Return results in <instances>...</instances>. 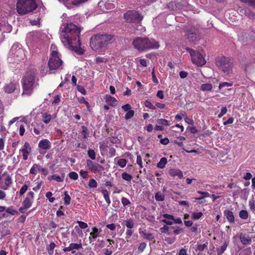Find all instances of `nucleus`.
Masks as SVG:
<instances>
[{
  "instance_id": "nucleus-1",
  "label": "nucleus",
  "mask_w": 255,
  "mask_h": 255,
  "mask_svg": "<svg viewBox=\"0 0 255 255\" xmlns=\"http://www.w3.org/2000/svg\"><path fill=\"white\" fill-rule=\"evenodd\" d=\"M81 28L75 24L64 23L60 27V38L65 46L71 51H74L81 55L84 50L81 47L79 36Z\"/></svg>"
},
{
  "instance_id": "nucleus-2",
  "label": "nucleus",
  "mask_w": 255,
  "mask_h": 255,
  "mask_svg": "<svg viewBox=\"0 0 255 255\" xmlns=\"http://www.w3.org/2000/svg\"><path fill=\"white\" fill-rule=\"evenodd\" d=\"M115 39L113 35L107 34H98L90 38V46L96 52H104L108 45L112 43Z\"/></svg>"
},
{
  "instance_id": "nucleus-3",
  "label": "nucleus",
  "mask_w": 255,
  "mask_h": 255,
  "mask_svg": "<svg viewBox=\"0 0 255 255\" xmlns=\"http://www.w3.org/2000/svg\"><path fill=\"white\" fill-rule=\"evenodd\" d=\"M134 48L140 52L150 49H157L159 47L158 42L147 37H136L132 41Z\"/></svg>"
},
{
  "instance_id": "nucleus-4",
  "label": "nucleus",
  "mask_w": 255,
  "mask_h": 255,
  "mask_svg": "<svg viewBox=\"0 0 255 255\" xmlns=\"http://www.w3.org/2000/svg\"><path fill=\"white\" fill-rule=\"evenodd\" d=\"M217 67L225 75L231 76L233 73V63L229 58L224 56L217 57L215 59Z\"/></svg>"
},
{
  "instance_id": "nucleus-5",
  "label": "nucleus",
  "mask_w": 255,
  "mask_h": 255,
  "mask_svg": "<svg viewBox=\"0 0 255 255\" xmlns=\"http://www.w3.org/2000/svg\"><path fill=\"white\" fill-rule=\"evenodd\" d=\"M37 7L34 0H18L16 9L18 14L24 15L31 12Z\"/></svg>"
},
{
  "instance_id": "nucleus-6",
  "label": "nucleus",
  "mask_w": 255,
  "mask_h": 255,
  "mask_svg": "<svg viewBox=\"0 0 255 255\" xmlns=\"http://www.w3.org/2000/svg\"><path fill=\"white\" fill-rule=\"evenodd\" d=\"M23 93L22 95H30L33 92L35 85V79L33 75L29 74L25 76L22 80Z\"/></svg>"
},
{
  "instance_id": "nucleus-7",
  "label": "nucleus",
  "mask_w": 255,
  "mask_h": 255,
  "mask_svg": "<svg viewBox=\"0 0 255 255\" xmlns=\"http://www.w3.org/2000/svg\"><path fill=\"white\" fill-rule=\"evenodd\" d=\"M51 48L52 50L48 61V66L50 70H52L59 68L62 64V61L60 58L59 53L55 50L57 49L56 47L52 45Z\"/></svg>"
},
{
  "instance_id": "nucleus-8",
  "label": "nucleus",
  "mask_w": 255,
  "mask_h": 255,
  "mask_svg": "<svg viewBox=\"0 0 255 255\" xmlns=\"http://www.w3.org/2000/svg\"><path fill=\"white\" fill-rule=\"evenodd\" d=\"M184 31L187 38L190 41H197L200 38V35L198 28L193 25L185 26Z\"/></svg>"
},
{
  "instance_id": "nucleus-9",
  "label": "nucleus",
  "mask_w": 255,
  "mask_h": 255,
  "mask_svg": "<svg viewBox=\"0 0 255 255\" xmlns=\"http://www.w3.org/2000/svg\"><path fill=\"white\" fill-rule=\"evenodd\" d=\"M124 18L128 22L138 24L142 20L143 16L137 11L132 10H128L125 13Z\"/></svg>"
},
{
  "instance_id": "nucleus-10",
  "label": "nucleus",
  "mask_w": 255,
  "mask_h": 255,
  "mask_svg": "<svg viewBox=\"0 0 255 255\" xmlns=\"http://www.w3.org/2000/svg\"><path fill=\"white\" fill-rule=\"evenodd\" d=\"M186 50L190 54L192 62L198 66H202L206 64V60L203 55L198 51L193 50L190 48H186Z\"/></svg>"
},
{
  "instance_id": "nucleus-11",
  "label": "nucleus",
  "mask_w": 255,
  "mask_h": 255,
  "mask_svg": "<svg viewBox=\"0 0 255 255\" xmlns=\"http://www.w3.org/2000/svg\"><path fill=\"white\" fill-rule=\"evenodd\" d=\"M88 169L93 172L101 173L104 170V167L98 163L92 161L90 159L86 160Z\"/></svg>"
},
{
  "instance_id": "nucleus-12",
  "label": "nucleus",
  "mask_w": 255,
  "mask_h": 255,
  "mask_svg": "<svg viewBox=\"0 0 255 255\" xmlns=\"http://www.w3.org/2000/svg\"><path fill=\"white\" fill-rule=\"evenodd\" d=\"M33 198L34 193L33 192L30 191L27 194V196L22 203V205L25 208H29L31 206Z\"/></svg>"
},
{
  "instance_id": "nucleus-13",
  "label": "nucleus",
  "mask_w": 255,
  "mask_h": 255,
  "mask_svg": "<svg viewBox=\"0 0 255 255\" xmlns=\"http://www.w3.org/2000/svg\"><path fill=\"white\" fill-rule=\"evenodd\" d=\"M31 148L28 142H25L24 144L23 147L20 150V151L22 153L23 159L26 160L28 158V155L31 151Z\"/></svg>"
},
{
  "instance_id": "nucleus-14",
  "label": "nucleus",
  "mask_w": 255,
  "mask_h": 255,
  "mask_svg": "<svg viewBox=\"0 0 255 255\" xmlns=\"http://www.w3.org/2000/svg\"><path fill=\"white\" fill-rule=\"evenodd\" d=\"M80 249H82V246L81 243H71L69 247L64 248L63 250L64 252L71 251L72 254H74L76 250H78Z\"/></svg>"
},
{
  "instance_id": "nucleus-15",
  "label": "nucleus",
  "mask_w": 255,
  "mask_h": 255,
  "mask_svg": "<svg viewBox=\"0 0 255 255\" xmlns=\"http://www.w3.org/2000/svg\"><path fill=\"white\" fill-rule=\"evenodd\" d=\"M17 85L18 84L16 82H10L5 85L3 87V90L6 93H12L16 89Z\"/></svg>"
},
{
  "instance_id": "nucleus-16",
  "label": "nucleus",
  "mask_w": 255,
  "mask_h": 255,
  "mask_svg": "<svg viewBox=\"0 0 255 255\" xmlns=\"http://www.w3.org/2000/svg\"><path fill=\"white\" fill-rule=\"evenodd\" d=\"M38 147L42 149L47 150L51 147V143L47 139L41 140L38 143Z\"/></svg>"
},
{
  "instance_id": "nucleus-17",
  "label": "nucleus",
  "mask_w": 255,
  "mask_h": 255,
  "mask_svg": "<svg viewBox=\"0 0 255 255\" xmlns=\"http://www.w3.org/2000/svg\"><path fill=\"white\" fill-rule=\"evenodd\" d=\"M163 217L165 218V219H163L161 220V222L166 224L167 225H171L173 223V220H174V218L173 215L164 214L163 215Z\"/></svg>"
},
{
  "instance_id": "nucleus-18",
  "label": "nucleus",
  "mask_w": 255,
  "mask_h": 255,
  "mask_svg": "<svg viewBox=\"0 0 255 255\" xmlns=\"http://www.w3.org/2000/svg\"><path fill=\"white\" fill-rule=\"evenodd\" d=\"M224 214L225 216H226L228 222L230 224H233L235 223V218L233 214V213L228 210H226L224 212Z\"/></svg>"
},
{
  "instance_id": "nucleus-19",
  "label": "nucleus",
  "mask_w": 255,
  "mask_h": 255,
  "mask_svg": "<svg viewBox=\"0 0 255 255\" xmlns=\"http://www.w3.org/2000/svg\"><path fill=\"white\" fill-rule=\"evenodd\" d=\"M169 174L172 177L178 176L180 179L183 177L182 172L179 169H171L169 171Z\"/></svg>"
},
{
  "instance_id": "nucleus-20",
  "label": "nucleus",
  "mask_w": 255,
  "mask_h": 255,
  "mask_svg": "<svg viewBox=\"0 0 255 255\" xmlns=\"http://www.w3.org/2000/svg\"><path fill=\"white\" fill-rule=\"evenodd\" d=\"M240 238L241 242L244 245H249L252 242L251 238L245 234H241Z\"/></svg>"
},
{
  "instance_id": "nucleus-21",
  "label": "nucleus",
  "mask_w": 255,
  "mask_h": 255,
  "mask_svg": "<svg viewBox=\"0 0 255 255\" xmlns=\"http://www.w3.org/2000/svg\"><path fill=\"white\" fill-rule=\"evenodd\" d=\"M105 5L107 9H111L115 7L117 0H105Z\"/></svg>"
},
{
  "instance_id": "nucleus-22",
  "label": "nucleus",
  "mask_w": 255,
  "mask_h": 255,
  "mask_svg": "<svg viewBox=\"0 0 255 255\" xmlns=\"http://www.w3.org/2000/svg\"><path fill=\"white\" fill-rule=\"evenodd\" d=\"M241 14H244L250 18H253L255 17L254 13L248 8H243L240 10Z\"/></svg>"
},
{
  "instance_id": "nucleus-23",
  "label": "nucleus",
  "mask_w": 255,
  "mask_h": 255,
  "mask_svg": "<svg viewBox=\"0 0 255 255\" xmlns=\"http://www.w3.org/2000/svg\"><path fill=\"white\" fill-rule=\"evenodd\" d=\"M44 128V126L42 123H36V125H35L34 127L33 130L36 134L38 135L40 134V131H42Z\"/></svg>"
},
{
  "instance_id": "nucleus-24",
  "label": "nucleus",
  "mask_w": 255,
  "mask_h": 255,
  "mask_svg": "<svg viewBox=\"0 0 255 255\" xmlns=\"http://www.w3.org/2000/svg\"><path fill=\"white\" fill-rule=\"evenodd\" d=\"M122 224L126 226L129 229H131L134 227V223L133 220L131 219L124 220Z\"/></svg>"
},
{
  "instance_id": "nucleus-25",
  "label": "nucleus",
  "mask_w": 255,
  "mask_h": 255,
  "mask_svg": "<svg viewBox=\"0 0 255 255\" xmlns=\"http://www.w3.org/2000/svg\"><path fill=\"white\" fill-rule=\"evenodd\" d=\"M105 99L107 103L113 106H115L117 102V100L114 97L110 95H106Z\"/></svg>"
},
{
  "instance_id": "nucleus-26",
  "label": "nucleus",
  "mask_w": 255,
  "mask_h": 255,
  "mask_svg": "<svg viewBox=\"0 0 255 255\" xmlns=\"http://www.w3.org/2000/svg\"><path fill=\"white\" fill-rule=\"evenodd\" d=\"M160 230L162 233H167L168 235H171L173 233V228H172V227H168L166 225H164L163 227L161 228Z\"/></svg>"
},
{
  "instance_id": "nucleus-27",
  "label": "nucleus",
  "mask_w": 255,
  "mask_h": 255,
  "mask_svg": "<svg viewBox=\"0 0 255 255\" xmlns=\"http://www.w3.org/2000/svg\"><path fill=\"white\" fill-rule=\"evenodd\" d=\"M167 162V159L165 157H162L159 162L157 164V167L159 168L162 169L165 167Z\"/></svg>"
},
{
  "instance_id": "nucleus-28",
  "label": "nucleus",
  "mask_w": 255,
  "mask_h": 255,
  "mask_svg": "<svg viewBox=\"0 0 255 255\" xmlns=\"http://www.w3.org/2000/svg\"><path fill=\"white\" fill-rule=\"evenodd\" d=\"M103 196L106 202L109 205L111 203V200L109 197V192L106 189H103L101 191Z\"/></svg>"
},
{
  "instance_id": "nucleus-29",
  "label": "nucleus",
  "mask_w": 255,
  "mask_h": 255,
  "mask_svg": "<svg viewBox=\"0 0 255 255\" xmlns=\"http://www.w3.org/2000/svg\"><path fill=\"white\" fill-rule=\"evenodd\" d=\"M42 117L43 118V122L45 124L49 123L51 119V116L46 113H42Z\"/></svg>"
},
{
  "instance_id": "nucleus-30",
  "label": "nucleus",
  "mask_w": 255,
  "mask_h": 255,
  "mask_svg": "<svg viewBox=\"0 0 255 255\" xmlns=\"http://www.w3.org/2000/svg\"><path fill=\"white\" fill-rule=\"evenodd\" d=\"M228 246V244L226 242H225L223 245L220 248L217 249V252L218 255H221L224 253V252L226 250Z\"/></svg>"
},
{
  "instance_id": "nucleus-31",
  "label": "nucleus",
  "mask_w": 255,
  "mask_h": 255,
  "mask_svg": "<svg viewBox=\"0 0 255 255\" xmlns=\"http://www.w3.org/2000/svg\"><path fill=\"white\" fill-rule=\"evenodd\" d=\"M212 89V85L211 84H203L201 86V90L202 91H211Z\"/></svg>"
},
{
  "instance_id": "nucleus-32",
  "label": "nucleus",
  "mask_w": 255,
  "mask_h": 255,
  "mask_svg": "<svg viewBox=\"0 0 255 255\" xmlns=\"http://www.w3.org/2000/svg\"><path fill=\"white\" fill-rule=\"evenodd\" d=\"M37 168V171L40 172L42 175L44 176H46L47 175H48L49 172L47 169L43 168L42 166L38 164Z\"/></svg>"
},
{
  "instance_id": "nucleus-33",
  "label": "nucleus",
  "mask_w": 255,
  "mask_h": 255,
  "mask_svg": "<svg viewBox=\"0 0 255 255\" xmlns=\"http://www.w3.org/2000/svg\"><path fill=\"white\" fill-rule=\"evenodd\" d=\"M155 198L157 201H163L164 200V195L158 192L155 194Z\"/></svg>"
},
{
  "instance_id": "nucleus-34",
  "label": "nucleus",
  "mask_w": 255,
  "mask_h": 255,
  "mask_svg": "<svg viewBox=\"0 0 255 255\" xmlns=\"http://www.w3.org/2000/svg\"><path fill=\"white\" fill-rule=\"evenodd\" d=\"M122 178L127 181L130 182L132 179V177L131 175L127 173V172H124L122 174Z\"/></svg>"
},
{
  "instance_id": "nucleus-35",
  "label": "nucleus",
  "mask_w": 255,
  "mask_h": 255,
  "mask_svg": "<svg viewBox=\"0 0 255 255\" xmlns=\"http://www.w3.org/2000/svg\"><path fill=\"white\" fill-rule=\"evenodd\" d=\"M5 185L6 186V187H4V189H6L8 187H9L11 184H12V180L10 176H7L6 178L5 179Z\"/></svg>"
},
{
  "instance_id": "nucleus-36",
  "label": "nucleus",
  "mask_w": 255,
  "mask_h": 255,
  "mask_svg": "<svg viewBox=\"0 0 255 255\" xmlns=\"http://www.w3.org/2000/svg\"><path fill=\"white\" fill-rule=\"evenodd\" d=\"M239 216L242 219H247L249 217V214L246 210H242L239 213Z\"/></svg>"
},
{
  "instance_id": "nucleus-37",
  "label": "nucleus",
  "mask_w": 255,
  "mask_h": 255,
  "mask_svg": "<svg viewBox=\"0 0 255 255\" xmlns=\"http://www.w3.org/2000/svg\"><path fill=\"white\" fill-rule=\"evenodd\" d=\"M92 231L93 232L90 233V235L92 236L93 239L95 240L98 237L99 231L96 227L93 228Z\"/></svg>"
},
{
  "instance_id": "nucleus-38",
  "label": "nucleus",
  "mask_w": 255,
  "mask_h": 255,
  "mask_svg": "<svg viewBox=\"0 0 255 255\" xmlns=\"http://www.w3.org/2000/svg\"><path fill=\"white\" fill-rule=\"evenodd\" d=\"M64 195H65V197L64 198V204L66 205H68L70 204V201H71V197L70 196L68 195V192L67 191H65L64 192Z\"/></svg>"
},
{
  "instance_id": "nucleus-39",
  "label": "nucleus",
  "mask_w": 255,
  "mask_h": 255,
  "mask_svg": "<svg viewBox=\"0 0 255 255\" xmlns=\"http://www.w3.org/2000/svg\"><path fill=\"white\" fill-rule=\"evenodd\" d=\"M48 179L49 180H51L52 179L55 180L57 182H62L63 181V179H62L59 175L56 174L49 176L48 177Z\"/></svg>"
},
{
  "instance_id": "nucleus-40",
  "label": "nucleus",
  "mask_w": 255,
  "mask_h": 255,
  "mask_svg": "<svg viewBox=\"0 0 255 255\" xmlns=\"http://www.w3.org/2000/svg\"><path fill=\"white\" fill-rule=\"evenodd\" d=\"M197 193L203 195V196L199 198H195L196 200H203L205 197H208L210 196V194L207 192L198 191Z\"/></svg>"
},
{
  "instance_id": "nucleus-41",
  "label": "nucleus",
  "mask_w": 255,
  "mask_h": 255,
  "mask_svg": "<svg viewBox=\"0 0 255 255\" xmlns=\"http://www.w3.org/2000/svg\"><path fill=\"white\" fill-rule=\"evenodd\" d=\"M88 156L92 160L96 159V152L93 149H89L88 151Z\"/></svg>"
},
{
  "instance_id": "nucleus-42",
  "label": "nucleus",
  "mask_w": 255,
  "mask_h": 255,
  "mask_svg": "<svg viewBox=\"0 0 255 255\" xmlns=\"http://www.w3.org/2000/svg\"><path fill=\"white\" fill-rule=\"evenodd\" d=\"M82 133L83 135L84 138H87L89 136V133L87 127H86L84 126H83L82 127Z\"/></svg>"
},
{
  "instance_id": "nucleus-43",
  "label": "nucleus",
  "mask_w": 255,
  "mask_h": 255,
  "mask_svg": "<svg viewBox=\"0 0 255 255\" xmlns=\"http://www.w3.org/2000/svg\"><path fill=\"white\" fill-rule=\"evenodd\" d=\"M202 216L203 213L201 212L198 213L193 212L192 213V218L195 220L200 219Z\"/></svg>"
},
{
  "instance_id": "nucleus-44",
  "label": "nucleus",
  "mask_w": 255,
  "mask_h": 255,
  "mask_svg": "<svg viewBox=\"0 0 255 255\" xmlns=\"http://www.w3.org/2000/svg\"><path fill=\"white\" fill-rule=\"evenodd\" d=\"M134 112L133 110H129L125 115V118L127 120L130 119L134 116Z\"/></svg>"
},
{
  "instance_id": "nucleus-45",
  "label": "nucleus",
  "mask_w": 255,
  "mask_h": 255,
  "mask_svg": "<svg viewBox=\"0 0 255 255\" xmlns=\"http://www.w3.org/2000/svg\"><path fill=\"white\" fill-rule=\"evenodd\" d=\"M143 237L149 241H152L154 239V237L152 233H144Z\"/></svg>"
},
{
  "instance_id": "nucleus-46",
  "label": "nucleus",
  "mask_w": 255,
  "mask_h": 255,
  "mask_svg": "<svg viewBox=\"0 0 255 255\" xmlns=\"http://www.w3.org/2000/svg\"><path fill=\"white\" fill-rule=\"evenodd\" d=\"M127 161L125 159H120L118 161V164L122 168L126 166Z\"/></svg>"
},
{
  "instance_id": "nucleus-47",
  "label": "nucleus",
  "mask_w": 255,
  "mask_h": 255,
  "mask_svg": "<svg viewBox=\"0 0 255 255\" xmlns=\"http://www.w3.org/2000/svg\"><path fill=\"white\" fill-rule=\"evenodd\" d=\"M157 123L159 125L168 126H169L168 121L165 119H160L157 120Z\"/></svg>"
},
{
  "instance_id": "nucleus-48",
  "label": "nucleus",
  "mask_w": 255,
  "mask_h": 255,
  "mask_svg": "<svg viewBox=\"0 0 255 255\" xmlns=\"http://www.w3.org/2000/svg\"><path fill=\"white\" fill-rule=\"evenodd\" d=\"M38 164H34L30 170V173L34 175H36L38 170Z\"/></svg>"
},
{
  "instance_id": "nucleus-49",
  "label": "nucleus",
  "mask_w": 255,
  "mask_h": 255,
  "mask_svg": "<svg viewBox=\"0 0 255 255\" xmlns=\"http://www.w3.org/2000/svg\"><path fill=\"white\" fill-rule=\"evenodd\" d=\"M249 205L250 209L255 213V201L253 199L250 200Z\"/></svg>"
},
{
  "instance_id": "nucleus-50",
  "label": "nucleus",
  "mask_w": 255,
  "mask_h": 255,
  "mask_svg": "<svg viewBox=\"0 0 255 255\" xmlns=\"http://www.w3.org/2000/svg\"><path fill=\"white\" fill-rule=\"evenodd\" d=\"M88 185L91 188H96L98 184L95 179H91L89 181Z\"/></svg>"
},
{
  "instance_id": "nucleus-51",
  "label": "nucleus",
  "mask_w": 255,
  "mask_h": 255,
  "mask_svg": "<svg viewBox=\"0 0 255 255\" xmlns=\"http://www.w3.org/2000/svg\"><path fill=\"white\" fill-rule=\"evenodd\" d=\"M247 4L255 7V0H241Z\"/></svg>"
},
{
  "instance_id": "nucleus-52",
  "label": "nucleus",
  "mask_w": 255,
  "mask_h": 255,
  "mask_svg": "<svg viewBox=\"0 0 255 255\" xmlns=\"http://www.w3.org/2000/svg\"><path fill=\"white\" fill-rule=\"evenodd\" d=\"M69 177L70 179L76 180L78 178V175L76 172L73 171L69 173Z\"/></svg>"
},
{
  "instance_id": "nucleus-53",
  "label": "nucleus",
  "mask_w": 255,
  "mask_h": 255,
  "mask_svg": "<svg viewBox=\"0 0 255 255\" xmlns=\"http://www.w3.org/2000/svg\"><path fill=\"white\" fill-rule=\"evenodd\" d=\"M172 228H173V232L175 235H178L183 231V230L181 228H180L177 226L172 227Z\"/></svg>"
},
{
  "instance_id": "nucleus-54",
  "label": "nucleus",
  "mask_w": 255,
  "mask_h": 255,
  "mask_svg": "<svg viewBox=\"0 0 255 255\" xmlns=\"http://www.w3.org/2000/svg\"><path fill=\"white\" fill-rule=\"evenodd\" d=\"M28 189V186L26 184L23 185L19 190V194L20 196L23 195Z\"/></svg>"
},
{
  "instance_id": "nucleus-55",
  "label": "nucleus",
  "mask_w": 255,
  "mask_h": 255,
  "mask_svg": "<svg viewBox=\"0 0 255 255\" xmlns=\"http://www.w3.org/2000/svg\"><path fill=\"white\" fill-rule=\"evenodd\" d=\"M144 105H145V106L146 107L148 108L149 109H153V110L155 109V106H154L152 104V103L150 101H149L148 100H146V101H145Z\"/></svg>"
},
{
  "instance_id": "nucleus-56",
  "label": "nucleus",
  "mask_w": 255,
  "mask_h": 255,
  "mask_svg": "<svg viewBox=\"0 0 255 255\" xmlns=\"http://www.w3.org/2000/svg\"><path fill=\"white\" fill-rule=\"evenodd\" d=\"M121 202L124 206L130 205L131 204L130 201L125 197H123L121 199Z\"/></svg>"
},
{
  "instance_id": "nucleus-57",
  "label": "nucleus",
  "mask_w": 255,
  "mask_h": 255,
  "mask_svg": "<svg viewBox=\"0 0 255 255\" xmlns=\"http://www.w3.org/2000/svg\"><path fill=\"white\" fill-rule=\"evenodd\" d=\"M146 247V244L145 243H141L138 248V252L139 253H142L145 249Z\"/></svg>"
},
{
  "instance_id": "nucleus-58",
  "label": "nucleus",
  "mask_w": 255,
  "mask_h": 255,
  "mask_svg": "<svg viewBox=\"0 0 255 255\" xmlns=\"http://www.w3.org/2000/svg\"><path fill=\"white\" fill-rule=\"evenodd\" d=\"M52 195V193L51 192H47L46 193V197L48 198L49 201L51 203H53L55 200V198L51 197V196Z\"/></svg>"
},
{
  "instance_id": "nucleus-59",
  "label": "nucleus",
  "mask_w": 255,
  "mask_h": 255,
  "mask_svg": "<svg viewBox=\"0 0 255 255\" xmlns=\"http://www.w3.org/2000/svg\"><path fill=\"white\" fill-rule=\"evenodd\" d=\"M88 0H73L72 3L75 5H79L81 3H84Z\"/></svg>"
},
{
  "instance_id": "nucleus-60",
  "label": "nucleus",
  "mask_w": 255,
  "mask_h": 255,
  "mask_svg": "<svg viewBox=\"0 0 255 255\" xmlns=\"http://www.w3.org/2000/svg\"><path fill=\"white\" fill-rule=\"evenodd\" d=\"M208 245V243H206L203 245H198L197 246V250L200 252L203 251L205 248H207Z\"/></svg>"
},
{
  "instance_id": "nucleus-61",
  "label": "nucleus",
  "mask_w": 255,
  "mask_h": 255,
  "mask_svg": "<svg viewBox=\"0 0 255 255\" xmlns=\"http://www.w3.org/2000/svg\"><path fill=\"white\" fill-rule=\"evenodd\" d=\"M7 213L10 214V215H14L17 212L13 209V208L12 207H9V208H7V209L5 208V210Z\"/></svg>"
},
{
  "instance_id": "nucleus-62",
  "label": "nucleus",
  "mask_w": 255,
  "mask_h": 255,
  "mask_svg": "<svg viewBox=\"0 0 255 255\" xmlns=\"http://www.w3.org/2000/svg\"><path fill=\"white\" fill-rule=\"evenodd\" d=\"M227 112V109L226 107H223L221 109V113L218 115V118L222 117Z\"/></svg>"
},
{
  "instance_id": "nucleus-63",
  "label": "nucleus",
  "mask_w": 255,
  "mask_h": 255,
  "mask_svg": "<svg viewBox=\"0 0 255 255\" xmlns=\"http://www.w3.org/2000/svg\"><path fill=\"white\" fill-rule=\"evenodd\" d=\"M77 89L78 91L79 92H80L83 95L86 94V90L83 86H80V85H77Z\"/></svg>"
},
{
  "instance_id": "nucleus-64",
  "label": "nucleus",
  "mask_w": 255,
  "mask_h": 255,
  "mask_svg": "<svg viewBox=\"0 0 255 255\" xmlns=\"http://www.w3.org/2000/svg\"><path fill=\"white\" fill-rule=\"evenodd\" d=\"M80 174L83 178H87L88 177V173L87 171L81 170L80 172Z\"/></svg>"
}]
</instances>
